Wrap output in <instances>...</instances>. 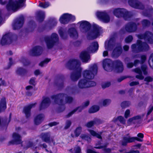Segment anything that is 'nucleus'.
<instances>
[{
  "label": "nucleus",
  "instance_id": "412c9836",
  "mask_svg": "<svg viewBox=\"0 0 153 153\" xmlns=\"http://www.w3.org/2000/svg\"><path fill=\"white\" fill-rule=\"evenodd\" d=\"M6 102L5 98L1 99L0 102V108L1 111L5 110L6 108Z\"/></svg>",
  "mask_w": 153,
  "mask_h": 153
},
{
  "label": "nucleus",
  "instance_id": "0eeeda50",
  "mask_svg": "<svg viewBox=\"0 0 153 153\" xmlns=\"http://www.w3.org/2000/svg\"><path fill=\"white\" fill-rule=\"evenodd\" d=\"M75 19V17L68 14L62 15L59 19L60 22L63 24L67 23L69 21H73Z\"/></svg>",
  "mask_w": 153,
  "mask_h": 153
},
{
  "label": "nucleus",
  "instance_id": "4468645a",
  "mask_svg": "<svg viewBox=\"0 0 153 153\" xmlns=\"http://www.w3.org/2000/svg\"><path fill=\"white\" fill-rule=\"evenodd\" d=\"M98 48V45L97 42L93 43L88 49L89 52H94L97 51Z\"/></svg>",
  "mask_w": 153,
  "mask_h": 153
},
{
  "label": "nucleus",
  "instance_id": "f257e3e1",
  "mask_svg": "<svg viewBox=\"0 0 153 153\" xmlns=\"http://www.w3.org/2000/svg\"><path fill=\"white\" fill-rule=\"evenodd\" d=\"M97 67L95 64L90 68L89 71L86 70L83 72V77L79 81L77 86L79 88H84L89 87L88 83V80L93 78L94 75L96 74L97 72Z\"/></svg>",
  "mask_w": 153,
  "mask_h": 153
},
{
  "label": "nucleus",
  "instance_id": "8fccbe9b",
  "mask_svg": "<svg viewBox=\"0 0 153 153\" xmlns=\"http://www.w3.org/2000/svg\"><path fill=\"white\" fill-rule=\"evenodd\" d=\"M41 72L38 70H36L34 72V74L36 75H38L41 74Z\"/></svg>",
  "mask_w": 153,
  "mask_h": 153
},
{
  "label": "nucleus",
  "instance_id": "5701e85b",
  "mask_svg": "<svg viewBox=\"0 0 153 153\" xmlns=\"http://www.w3.org/2000/svg\"><path fill=\"white\" fill-rule=\"evenodd\" d=\"M10 40V39L8 37L7 35H5L1 39V43L2 45H4L6 44L9 43V41Z\"/></svg>",
  "mask_w": 153,
  "mask_h": 153
},
{
  "label": "nucleus",
  "instance_id": "2eb2a0df",
  "mask_svg": "<svg viewBox=\"0 0 153 153\" xmlns=\"http://www.w3.org/2000/svg\"><path fill=\"white\" fill-rule=\"evenodd\" d=\"M35 104H32L27 107L25 108L23 110V112L25 114L26 117H28L30 115V109L34 106Z\"/></svg>",
  "mask_w": 153,
  "mask_h": 153
},
{
  "label": "nucleus",
  "instance_id": "6ab92c4d",
  "mask_svg": "<svg viewBox=\"0 0 153 153\" xmlns=\"http://www.w3.org/2000/svg\"><path fill=\"white\" fill-rule=\"evenodd\" d=\"M68 34L70 36L73 38H76L78 36V34L76 30L73 28H71L68 31Z\"/></svg>",
  "mask_w": 153,
  "mask_h": 153
},
{
  "label": "nucleus",
  "instance_id": "f8f14e48",
  "mask_svg": "<svg viewBox=\"0 0 153 153\" xmlns=\"http://www.w3.org/2000/svg\"><path fill=\"white\" fill-rule=\"evenodd\" d=\"M80 57L83 62H87L90 59V56L88 53L86 51L82 52L80 54Z\"/></svg>",
  "mask_w": 153,
  "mask_h": 153
},
{
  "label": "nucleus",
  "instance_id": "58836bf2",
  "mask_svg": "<svg viewBox=\"0 0 153 153\" xmlns=\"http://www.w3.org/2000/svg\"><path fill=\"white\" fill-rule=\"evenodd\" d=\"M73 153H81V149L79 146L76 147L74 150Z\"/></svg>",
  "mask_w": 153,
  "mask_h": 153
},
{
  "label": "nucleus",
  "instance_id": "dca6fc26",
  "mask_svg": "<svg viewBox=\"0 0 153 153\" xmlns=\"http://www.w3.org/2000/svg\"><path fill=\"white\" fill-rule=\"evenodd\" d=\"M80 27L82 29H88L90 26L89 23L85 21H82L78 23Z\"/></svg>",
  "mask_w": 153,
  "mask_h": 153
},
{
  "label": "nucleus",
  "instance_id": "e433bc0d",
  "mask_svg": "<svg viewBox=\"0 0 153 153\" xmlns=\"http://www.w3.org/2000/svg\"><path fill=\"white\" fill-rule=\"evenodd\" d=\"M149 64L150 66L153 68V53L149 57Z\"/></svg>",
  "mask_w": 153,
  "mask_h": 153
},
{
  "label": "nucleus",
  "instance_id": "e2e57ef3",
  "mask_svg": "<svg viewBox=\"0 0 153 153\" xmlns=\"http://www.w3.org/2000/svg\"><path fill=\"white\" fill-rule=\"evenodd\" d=\"M80 137L82 139H87V138H88V137H87L86 135L84 134H82L81 136Z\"/></svg>",
  "mask_w": 153,
  "mask_h": 153
},
{
  "label": "nucleus",
  "instance_id": "864d4df0",
  "mask_svg": "<svg viewBox=\"0 0 153 153\" xmlns=\"http://www.w3.org/2000/svg\"><path fill=\"white\" fill-rule=\"evenodd\" d=\"M146 66H144L143 67H142V69L143 71L144 74H146Z\"/></svg>",
  "mask_w": 153,
  "mask_h": 153
},
{
  "label": "nucleus",
  "instance_id": "13d9d810",
  "mask_svg": "<svg viewBox=\"0 0 153 153\" xmlns=\"http://www.w3.org/2000/svg\"><path fill=\"white\" fill-rule=\"evenodd\" d=\"M89 102L88 101H87L84 103L83 105L84 107H86L89 105Z\"/></svg>",
  "mask_w": 153,
  "mask_h": 153
},
{
  "label": "nucleus",
  "instance_id": "4be33fe9",
  "mask_svg": "<svg viewBox=\"0 0 153 153\" xmlns=\"http://www.w3.org/2000/svg\"><path fill=\"white\" fill-rule=\"evenodd\" d=\"M124 10L121 9H115L114 11V15L117 17H120L123 13Z\"/></svg>",
  "mask_w": 153,
  "mask_h": 153
},
{
  "label": "nucleus",
  "instance_id": "ea45409f",
  "mask_svg": "<svg viewBox=\"0 0 153 153\" xmlns=\"http://www.w3.org/2000/svg\"><path fill=\"white\" fill-rule=\"evenodd\" d=\"M111 102V100L109 99H106L102 102V105H106L109 104Z\"/></svg>",
  "mask_w": 153,
  "mask_h": 153
},
{
  "label": "nucleus",
  "instance_id": "bb28decb",
  "mask_svg": "<svg viewBox=\"0 0 153 153\" xmlns=\"http://www.w3.org/2000/svg\"><path fill=\"white\" fill-rule=\"evenodd\" d=\"M83 108L82 107H79L74 109L71 112H70L68 114V117H69L71 116L76 111H77L78 112H80L83 109Z\"/></svg>",
  "mask_w": 153,
  "mask_h": 153
},
{
  "label": "nucleus",
  "instance_id": "6e6d98bb",
  "mask_svg": "<svg viewBox=\"0 0 153 153\" xmlns=\"http://www.w3.org/2000/svg\"><path fill=\"white\" fill-rule=\"evenodd\" d=\"M58 124V123H57L56 122H53L52 123H51L49 125L51 126H55Z\"/></svg>",
  "mask_w": 153,
  "mask_h": 153
},
{
  "label": "nucleus",
  "instance_id": "a211bd4d",
  "mask_svg": "<svg viewBox=\"0 0 153 153\" xmlns=\"http://www.w3.org/2000/svg\"><path fill=\"white\" fill-rule=\"evenodd\" d=\"M44 118V116L42 114H39L37 115L34 119V123L36 125L39 124L43 120Z\"/></svg>",
  "mask_w": 153,
  "mask_h": 153
},
{
  "label": "nucleus",
  "instance_id": "6e6552de",
  "mask_svg": "<svg viewBox=\"0 0 153 153\" xmlns=\"http://www.w3.org/2000/svg\"><path fill=\"white\" fill-rule=\"evenodd\" d=\"M132 49L138 48L139 51H143L148 50L149 48L148 45L146 43H142L140 41L137 42V44H134L132 46Z\"/></svg>",
  "mask_w": 153,
  "mask_h": 153
},
{
  "label": "nucleus",
  "instance_id": "f3484780",
  "mask_svg": "<svg viewBox=\"0 0 153 153\" xmlns=\"http://www.w3.org/2000/svg\"><path fill=\"white\" fill-rule=\"evenodd\" d=\"M141 116L139 115L135 116L129 119L127 121V123L128 125H130L134 123L137 120L141 118Z\"/></svg>",
  "mask_w": 153,
  "mask_h": 153
},
{
  "label": "nucleus",
  "instance_id": "338daca9",
  "mask_svg": "<svg viewBox=\"0 0 153 153\" xmlns=\"http://www.w3.org/2000/svg\"><path fill=\"white\" fill-rule=\"evenodd\" d=\"M133 66V64L132 63H129L127 64V67L129 68H131Z\"/></svg>",
  "mask_w": 153,
  "mask_h": 153
},
{
  "label": "nucleus",
  "instance_id": "473e14b6",
  "mask_svg": "<svg viewBox=\"0 0 153 153\" xmlns=\"http://www.w3.org/2000/svg\"><path fill=\"white\" fill-rule=\"evenodd\" d=\"M135 71L136 73L139 74V75H137L136 76L137 78L140 79H142L143 78V76L141 74V70L139 68H136L135 70Z\"/></svg>",
  "mask_w": 153,
  "mask_h": 153
},
{
  "label": "nucleus",
  "instance_id": "72a5a7b5",
  "mask_svg": "<svg viewBox=\"0 0 153 153\" xmlns=\"http://www.w3.org/2000/svg\"><path fill=\"white\" fill-rule=\"evenodd\" d=\"M51 59H46L43 61L42 62L39 64V65L41 67H43L47 63L50 61Z\"/></svg>",
  "mask_w": 153,
  "mask_h": 153
},
{
  "label": "nucleus",
  "instance_id": "9d476101",
  "mask_svg": "<svg viewBox=\"0 0 153 153\" xmlns=\"http://www.w3.org/2000/svg\"><path fill=\"white\" fill-rule=\"evenodd\" d=\"M135 140L139 141H142L141 139L137 137H128L124 138L122 144L123 145H126L127 143L132 142Z\"/></svg>",
  "mask_w": 153,
  "mask_h": 153
},
{
  "label": "nucleus",
  "instance_id": "09e8293b",
  "mask_svg": "<svg viewBox=\"0 0 153 153\" xmlns=\"http://www.w3.org/2000/svg\"><path fill=\"white\" fill-rule=\"evenodd\" d=\"M88 83L89 84V85L90 86L89 87L94 86L96 84L95 82L93 81H91L90 82H88Z\"/></svg>",
  "mask_w": 153,
  "mask_h": 153
},
{
  "label": "nucleus",
  "instance_id": "f704fd0d",
  "mask_svg": "<svg viewBox=\"0 0 153 153\" xmlns=\"http://www.w3.org/2000/svg\"><path fill=\"white\" fill-rule=\"evenodd\" d=\"M16 73L19 75L23 74L25 71V70L22 68H18L16 70Z\"/></svg>",
  "mask_w": 153,
  "mask_h": 153
},
{
  "label": "nucleus",
  "instance_id": "1a4fd4ad",
  "mask_svg": "<svg viewBox=\"0 0 153 153\" xmlns=\"http://www.w3.org/2000/svg\"><path fill=\"white\" fill-rule=\"evenodd\" d=\"M80 63L77 60H74L71 62H69L68 63V66L69 68L71 69V67L74 68L76 69L78 71H81V68L79 67Z\"/></svg>",
  "mask_w": 153,
  "mask_h": 153
},
{
  "label": "nucleus",
  "instance_id": "393cba45",
  "mask_svg": "<svg viewBox=\"0 0 153 153\" xmlns=\"http://www.w3.org/2000/svg\"><path fill=\"white\" fill-rule=\"evenodd\" d=\"M99 110V107L97 105H94L91 107L89 110L88 112L89 113H95Z\"/></svg>",
  "mask_w": 153,
  "mask_h": 153
},
{
  "label": "nucleus",
  "instance_id": "4d7b16f0",
  "mask_svg": "<svg viewBox=\"0 0 153 153\" xmlns=\"http://www.w3.org/2000/svg\"><path fill=\"white\" fill-rule=\"evenodd\" d=\"M145 80L147 81H151L152 80V79L150 77H147L145 78Z\"/></svg>",
  "mask_w": 153,
  "mask_h": 153
},
{
  "label": "nucleus",
  "instance_id": "49530a36",
  "mask_svg": "<svg viewBox=\"0 0 153 153\" xmlns=\"http://www.w3.org/2000/svg\"><path fill=\"white\" fill-rule=\"evenodd\" d=\"M71 123L70 121H67L66 124V125L65 127V128H68L71 125Z\"/></svg>",
  "mask_w": 153,
  "mask_h": 153
},
{
  "label": "nucleus",
  "instance_id": "c85d7f7f",
  "mask_svg": "<svg viewBox=\"0 0 153 153\" xmlns=\"http://www.w3.org/2000/svg\"><path fill=\"white\" fill-rule=\"evenodd\" d=\"M81 76L80 74L79 73H77L75 74H72L71 75V79L74 81H76Z\"/></svg>",
  "mask_w": 153,
  "mask_h": 153
},
{
  "label": "nucleus",
  "instance_id": "69168bd1",
  "mask_svg": "<svg viewBox=\"0 0 153 153\" xmlns=\"http://www.w3.org/2000/svg\"><path fill=\"white\" fill-rule=\"evenodd\" d=\"M126 102H122L121 104V106L123 108L126 107Z\"/></svg>",
  "mask_w": 153,
  "mask_h": 153
},
{
  "label": "nucleus",
  "instance_id": "5fc2aeb1",
  "mask_svg": "<svg viewBox=\"0 0 153 153\" xmlns=\"http://www.w3.org/2000/svg\"><path fill=\"white\" fill-rule=\"evenodd\" d=\"M146 59V56H145V55L142 56H141V61H142V62H144L145 61Z\"/></svg>",
  "mask_w": 153,
  "mask_h": 153
},
{
  "label": "nucleus",
  "instance_id": "20e7f679",
  "mask_svg": "<svg viewBox=\"0 0 153 153\" xmlns=\"http://www.w3.org/2000/svg\"><path fill=\"white\" fill-rule=\"evenodd\" d=\"M25 0H19L18 2L15 1L14 0H9L6 5L8 9L16 11L19 7L24 6V1Z\"/></svg>",
  "mask_w": 153,
  "mask_h": 153
},
{
  "label": "nucleus",
  "instance_id": "603ef678",
  "mask_svg": "<svg viewBox=\"0 0 153 153\" xmlns=\"http://www.w3.org/2000/svg\"><path fill=\"white\" fill-rule=\"evenodd\" d=\"M143 24V25H147L149 23V22L147 20H144L142 22Z\"/></svg>",
  "mask_w": 153,
  "mask_h": 153
},
{
  "label": "nucleus",
  "instance_id": "ddd939ff",
  "mask_svg": "<svg viewBox=\"0 0 153 153\" xmlns=\"http://www.w3.org/2000/svg\"><path fill=\"white\" fill-rule=\"evenodd\" d=\"M50 99L48 98H46L43 100L40 105L39 108L40 109H43L47 107L50 104Z\"/></svg>",
  "mask_w": 153,
  "mask_h": 153
},
{
  "label": "nucleus",
  "instance_id": "9b49d317",
  "mask_svg": "<svg viewBox=\"0 0 153 153\" xmlns=\"http://www.w3.org/2000/svg\"><path fill=\"white\" fill-rule=\"evenodd\" d=\"M42 49L39 46H36L34 48L30 51V54L33 56L39 55L42 53Z\"/></svg>",
  "mask_w": 153,
  "mask_h": 153
},
{
  "label": "nucleus",
  "instance_id": "4c0bfd02",
  "mask_svg": "<svg viewBox=\"0 0 153 153\" xmlns=\"http://www.w3.org/2000/svg\"><path fill=\"white\" fill-rule=\"evenodd\" d=\"M49 5V4L48 3H40L39 4V6L43 8H45L48 7Z\"/></svg>",
  "mask_w": 153,
  "mask_h": 153
},
{
  "label": "nucleus",
  "instance_id": "7c9ffc66",
  "mask_svg": "<svg viewBox=\"0 0 153 153\" xmlns=\"http://www.w3.org/2000/svg\"><path fill=\"white\" fill-rule=\"evenodd\" d=\"M126 29L128 32H133L136 30V27L133 24L130 25L129 27H126Z\"/></svg>",
  "mask_w": 153,
  "mask_h": 153
},
{
  "label": "nucleus",
  "instance_id": "7ed1b4c3",
  "mask_svg": "<svg viewBox=\"0 0 153 153\" xmlns=\"http://www.w3.org/2000/svg\"><path fill=\"white\" fill-rule=\"evenodd\" d=\"M55 102L59 105L64 104L66 103H70L72 101L73 99L71 97H66V95L63 94L54 95L51 97Z\"/></svg>",
  "mask_w": 153,
  "mask_h": 153
},
{
  "label": "nucleus",
  "instance_id": "f03ea898",
  "mask_svg": "<svg viewBox=\"0 0 153 153\" xmlns=\"http://www.w3.org/2000/svg\"><path fill=\"white\" fill-rule=\"evenodd\" d=\"M103 65L104 69L107 71L114 68L117 72H120L123 70L122 64L119 61L113 63L110 59H105L103 61Z\"/></svg>",
  "mask_w": 153,
  "mask_h": 153
},
{
  "label": "nucleus",
  "instance_id": "c9c22d12",
  "mask_svg": "<svg viewBox=\"0 0 153 153\" xmlns=\"http://www.w3.org/2000/svg\"><path fill=\"white\" fill-rule=\"evenodd\" d=\"M89 131L91 134L92 136H95L99 138H101V136L100 135L97 134L95 131L92 130H89Z\"/></svg>",
  "mask_w": 153,
  "mask_h": 153
},
{
  "label": "nucleus",
  "instance_id": "0e129e2a",
  "mask_svg": "<svg viewBox=\"0 0 153 153\" xmlns=\"http://www.w3.org/2000/svg\"><path fill=\"white\" fill-rule=\"evenodd\" d=\"M105 47L106 49H108L109 48V46L108 45V42H105Z\"/></svg>",
  "mask_w": 153,
  "mask_h": 153
},
{
  "label": "nucleus",
  "instance_id": "a18cd8bd",
  "mask_svg": "<svg viewBox=\"0 0 153 153\" xmlns=\"http://www.w3.org/2000/svg\"><path fill=\"white\" fill-rule=\"evenodd\" d=\"M99 29L98 28L95 30L94 32V34L96 35L94 37V38H95L97 37V36L99 35Z\"/></svg>",
  "mask_w": 153,
  "mask_h": 153
},
{
  "label": "nucleus",
  "instance_id": "052dcab7",
  "mask_svg": "<svg viewBox=\"0 0 153 153\" xmlns=\"http://www.w3.org/2000/svg\"><path fill=\"white\" fill-rule=\"evenodd\" d=\"M137 136L140 137L141 138H143V134L141 133H139L138 134Z\"/></svg>",
  "mask_w": 153,
  "mask_h": 153
},
{
  "label": "nucleus",
  "instance_id": "79ce46f5",
  "mask_svg": "<svg viewBox=\"0 0 153 153\" xmlns=\"http://www.w3.org/2000/svg\"><path fill=\"white\" fill-rule=\"evenodd\" d=\"M111 85L110 83L109 82H107L103 83L102 85V87L103 88H105L109 87Z\"/></svg>",
  "mask_w": 153,
  "mask_h": 153
},
{
  "label": "nucleus",
  "instance_id": "de8ad7c7",
  "mask_svg": "<svg viewBox=\"0 0 153 153\" xmlns=\"http://www.w3.org/2000/svg\"><path fill=\"white\" fill-rule=\"evenodd\" d=\"M150 38H149L148 41L149 43H152L153 42V36L150 33Z\"/></svg>",
  "mask_w": 153,
  "mask_h": 153
},
{
  "label": "nucleus",
  "instance_id": "c03bdc74",
  "mask_svg": "<svg viewBox=\"0 0 153 153\" xmlns=\"http://www.w3.org/2000/svg\"><path fill=\"white\" fill-rule=\"evenodd\" d=\"M94 124V121H91L86 124V126L88 128H90L93 126Z\"/></svg>",
  "mask_w": 153,
  "mask_h": 153
},
{
  "label": "nucleus",
  "instance_id": "39448f33",
  "mask_svg": "<svg viewBox=\"0 0 153 153\" xmlns=\"http://www.w3.org/2000/svg\"><path fill=\"white\" fill-rule=\"evenodd\" d=\"M58 40L57 35L55 33L52 34L50 38H47L46 40V42L48 48H51L52 47Z\"/></svg>",
  "mask_w": 153,
  "mask_h": 153
},
{
  "label": "nucleus",
  "instance_id": "bf43d9fd",
  "mask_svg": "<svg viewBox=\"0 0 153 153\" xmlns=\"http://www.w3.org/2000/svg\"><path fill=\"white\" fill-rule=\"evenodd\" d=\"M153 109V107H152L151 108L148 110V113H147V115H148L149 114L151 113L152 112V111Z\"/></svg>",
  "mask_w": 153,
  "mask_h": 153
},
{
  "label": "nucleus",
  "instance_id": "423d86ee",
  "mask_svg": "<svg viewBox=\"0 0 153 153\" xmlns=\"http://www.w3.org/2000/svg\"><path fill=\"white\" fill-rule=\"evenodd\" d=\"M96 15L99 19L104 22L107 23L110 21V18L105 12H97Z\"/></svg>",
  "mask_w": 153,
  "mask_h": 153
},
{
  "label": "nucleus",
  "instance_id": "a878e982",
  "mask_svg": "<svg viewBox=\"0 0 153 153\" xmlns=\"http://www.w3.org/2000/svg\"><path fill=\"white\" fill-rule=\"evenodd\" d=\"M81 131V128H78L74 132V134H72L71 136L73 137H77L79 135Z\"/></svg>",
  "mask_w": 153,
  "mask_h": 153
},
{
  "label": "nucleus",
  "instance_id": "774afa93",
  "mask_svg": "<svg viewBox=\"0 0 153 153\" xmlns=\"http://www.w3.org/2000/svg\"><path fill=\"white\" fill-rule=\"evenodd\" d=\"M87 153H96L91 150L88 149L87 151Z\"/></svg>",
  "mask_w": 153,
  "mask_h": 153
},
{
  "label": "nucleus",
  "instance_id": "680f3d73",
  "mask_svg": "<svg viewBox=\"0 0 153 153\" xmlns=\"http://www.w3.org/2000/svg\"><path fill=\"white\" fill-rule=\"evenodd\" d=\"M138 84V82H132L130 83V85L131 86H133Z\"/></svg>",
  "mask_w": 153,
  "mask_h": 153
},
{
  "label": "nucleus",
  "instance_id": "2f4dec72",
  "mask_svg": "<svg viewBox=\"0 0 153 153\" xmlns=\"http://www.w3.org/2000/svg\"><path fill=\"white\" fill-rule=\"evenodd\" d=\"M121 49L119 48H117L114 50L113 52V56H115L116 54V56H118L121 53Z\"/></svg>",
  "mask_w": 153,
  "mask_h": 153
},
{
  "label": "nucleus",
  "instance_id": "37998d69",
  "mask_svg": "<svg viewBox=\"0 0 153 153\" xmlns=\"http://www.w3.org/2000/svg\"><path fill=\"white\" fill-rule=\"evenodd\" d=\"M132 39V37L131 36H129L126 38L125 39V41L127 43H128L131 42Z\"/></svg>",
  "mask_w": 153,
  "mask_h": 153
},
{
  "label": "nucleus",
  "instance_id": "c756f323",
  "mask_svg": "<svg viewBox=\"0 0 153 153\" xmlns=\"http://www.w3.org/2000/svg\"><path fill=\"white\" fill-rule=\"evenodd\" d=\"M129 4L131 6L136 8H138V3L135 0L129 1Z\"/></svg>",
  "mask_w": 153,
  "mask_h": 153
},
{
  "label": "nucleus",
  "instance_id": "aec40b11",
  "mask_svg": "<svg viewBox=\"0 0 153 153\" xmlns=\"http://www.w3.org/2000/svg\"><path fill=\"white\" fill-rule=\"evenodd\" d=\"M112 121L114 122H117L118 121H120L121 123L125 124L126 123V120L123 117L119 116L117 117H114Z\"/></svg>",
  "mask_w": 153,
  "mask_h": 153
},
{
  "label": "nucleus",
  "instance_id": "3c124183",
  "mask_svg": "<svg viewBox=\"0 0 153 153\" xmlns=\"http://www.w3.org/2000/svg\"><path fill=\"white\" fill-rule=\"evenodd\" d=\"M23 19H22V20L19 21L18 23V25H19V27L22 26L23 23Z\"/></svg>",
  "mask_w": 153,
  "mask_h": 153
},
{
  "label": "nucleus",
  "instance_id": "a19ab883",
  "mask_svg": "<svg viewBox=\"0 0 153 153\" xmlns=\"http://www.w3.org/2000/svg\"><path fill=\"white\" fill-rule=\"evenodd\" d=\"M130 111L128 110H127L125 112L124 114V117L125 118H127L128 117L130 116Z\"/></svg>",
  "mask_w": 153,
  "mask_h": 153
},
{
  "label": "nucleus",
  "instance_id": "b1692460",
  "mask_svg": "<svg viewBox=\"0 0 153 153\" xmlns=\"http://www.w3.org/2000/svg\"><path fill=\"white\" fill-rule=\"evenodd\" d=\"M13 140L17 143H19L21 141V137L20 135L16 133H14L13 134Z\"/></svg>",
  "mask_w": 153,
  "mask_h": 153
},
{
  "label": "nucleus",
  "instance_id": "cd10ccee",
  "mask_svg": "<svg viewBox=\"0 0 153 153\" xmlns=\"http://www.w3.org/2000/svg\"><path fill=\"white\" fill-rule=\"evenodd\" d=\"M42 139L46 142H48L50 140V136L49 133L44 134H42Z\"/></svg>",
  "mask_w": 153,
  "mask_h": 153
}]
</instances>
